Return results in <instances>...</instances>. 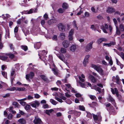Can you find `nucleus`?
<instances>
[{"mask_svg": "<svg viewBox=\"0 0 124 124\" xmlns=\"http://www.w3.org/2000/svg\"><path fill=\"white\" fill-rule=\"evenodd\" d=\"M106 106L110 114L114 115L116 114V112L115 111L114 108L110 103H108L106 105Z\"/></svg>", "mask_w": 124, "mask_h": 124, "instance_id": "obj_1", "label": "nucleus"}, {"mask_svg": "<svg viewBox=\"0 0 124 124\" xmlns=\"http://www.w3.org/2000/svg\"><path fill=\"white\" fill-rule=\"evenodd\" d=\"M91 67L97 71L101 75H104L103 70L101 67L100 66L98 65H96L95 64H92L91 65Z\"/></svg>", "mask_w": 124, "mask_h": 124, "instance_id": "obj_2", "label": "nucleus"}, {"mask_svg": "<svg viewBox=\"0 0 124 124\" xmlns=\"http://www.w3.org/2000/svg\"><path fill=\"white\" fill-rule=\"evenodd\" d=\"M92 114L93 119L95 122L96 123L98 121H99L101 120V117L100 114L97 115H95L93 114Z\"/></svg>", "mask_w": 124, "mask_h": 124, "instance_id": "obj_3", "label": "nucleus"}, {"mask_svg": "<svg viewBox=\"0 0 124 124\" xmlns=\"http://www.w3.org/2000/svg\"><path fill=\"white\" fill-rule=\"evenodd\" d=\"M93 42L91 41L88 44L85 48V51L87 52H89L92 48V44Z\"/></svg>", "mask_w": 124, "mask_h": 124, "instance_id": "obj_4", "label": "nucleus"}, {"mask_svg": "<svg viewBox=\"0 0 124 124\" xmlns=\"http://www.w3.org/2000/svg\"><path fill=\"white\" fill-rule=\"evenodd\" d=\"M30 105L32 107L36 108L37 107H38L40 104V103L39 101H33L30 104Z\"/></svg>", "mask_w": 124, "mask_h": 124, "instance_id": "obj_5", "label": "nucleus"}, {"mask_svg": "<svg viewBox=\"0 0 124 124\" xmlns=\"http://www.w3.org/2000/svg\"><path fill=\"white\" fill-rule=\"evenodd\" d=\"M111 90L112 93L113 94H115L116 96L118 98L120 95L119 94V93L117 88H115L114 89L111 88Z\"/></svg>", "mask_w": 124, "mask_h": 124, "instance_id": "obj_6", "label": "nucleus"}, {"mask_svg": "<svg viewBox=\"0 0 124 124\" xmlns=\"http://www.w3.org/2000/svg\"><path fill=\"white\" fill-rule=\"evenodd\" d=\"M101 29L104 33H108L107 31L108 30V26L107 24H105V26L104 25H102L101 26Z\"/></svg>", "mask_w": 124, "mask_h": 124, "instance_id": "obj_7", "label": "nucleus"}, {"mask_svg": "<svg viewBox=\"0 0 124 124\" xmlns=\"http://www.w3.org/2000/svg\"><path fill=\"white\" fill-rule=\"evenodd\" d=\"M58 27L59 30L61 31L64 32L65 31V27L62 23L59 24L58 25Z\"/></svg>", "mask_w": 124, "mask_h": 124, "instance_id": "obj_8", "label": "nucleus"}, {"mask_svg": "<svg viewBox=\"0 0 124 124\" xmlns=\"http://www.w3.org/2000/svg\"><path fill=\"white\" fill-rule=\"evenodd\" d=\"M34 76V73L32 72H31L29 74L26 75V78L28 80H30L29 78L32 79Z\"/></svg>", "mask_w": 124, "mask_h": 124, "instance_id": "obj_9", "label": "nucleus"}, {"mask_svg": "<svg viewBox=\"0 0 124 124\" xmlns=\"http://www.w3.org/2000/svg\"><path fill=\"white\" fill-rule=\"evenodd\" d=\"M47 53V51H45L44 50L42 51H39V52L38 55L39 56V58L41 59L42 56H44Z\"/></svg>", "mask_w": 124, "mask_h": 124, "instance_id": "obj_10", "label": "nucleus"}, {"mask_svg": "<svg viewBox=\"0 0 124 124\" xmlns=\"http://www.w3.org/2000/svg\"><path fill=\"white\" fill-rule=\"evenodd\" d=\"M112 80L113 81L116 82L117 84L120 85L119 78L118 76H116V77H113Z\"/></svg>", "mask_w": 124, "mask_h": 124, "instance_id": "obj_11", "label": "nucleus"}, {"mask_svg": "<svg viewBox=\"0 0 124 124\" xmlns=\"http://www.w3.org/2000/svg\"><path fill=\"white\" fill-rule=\"evenodd\" d=\"M61 99H60V98L57 97H55V99L57 100L58 101L62 103L63 102V101L62 99L64 101L66 100V98L64 96H61Z\"/></svg>", "mask_w": 124, "mask_h": 124, "instance_id": "obj_12", "label": "nucleus"}, {"mask_svg": "<svg viewBox=\"0 0 124 124\" xmlns=\"http://www.w3.org/2000/svg\"><path fill=\"white\" fill-rule=\"evenodd\" d=\"M17 54V53L16 52L14 51L13 53H9L7 54V55L9 56V57L12 59L14 58L15 57V56L14 55V54Z\"/></svg>", "mask_w": 124, "mask_h": 124, "instance_id": "obj_13", "label": "nucleus"}, {"mask_svg": "<svg viewBox=\"0 0 124 124\" xmlns=\"http://www.w3.org/2000/svg\"><path fill=\"white\" fill-rule=\"evenodd\" d=\"M35 124H41L42 122L41 119L38 118H35L34 120Z\"/></svg>", "mask_w": 124, "mask_h": 124, "instance_id": "obj_14", "label": "nucleus"}, {"mask_svg": "<svg viewBox=\"0 0 124 124\" xmlns=\"http://www.w3.org/2000/svg\"><path fill=\"white\" fill-rule=\"evenodd\" d=\"M88 78L93 83H95L96 82V79L92 75H89L88 77Z\"/></svg>", "mask_w": 124, "mask_h": 124, "instance_id": "obj_15", "label": "nucleus"}, {"mask_svg": "<svg viewBox=\"0 0 124 124\" xmlns=\"http://www.w3.org/2000/svg\"><path fill=\"white\" fill-rule=\"evenodd\" d=\"M40 77L44 81L47 82L49 81L46 75H40Z\"/></svg>", "mask_w": 124, "mask_h": 124, "instance_id": "obj_16", "label": "nucleus"}, {"mask_svg": "<svg viewBox=\"0 0 124 124\" xmlns=\"http://www.w3.org/2000/svg\"><path fill=\"white\" fill-rule=\"evenodd\" d=\"M41 45V44L40 42H38L35 43L34 44V47L36 49H39Z\"/></svg>", "mask_w": 124, "mask_h": 124, "instance_id": "obj_17", "label": "nucleus"}, {"mask_svg": "<svg viewBox=\"0 0 124 124\" xmlns=\"http://www.w3.org/2000/svg\"><path fill=\"white\" fill-rule=\"evenodd\" d=\"M69 44V42L68 41L65 40L62 43L63 46L65 48H67L68 47Z\"/></svg>", "mask_w": 124, "mask_h": 124, "instance_id": "obj_18", "label": "nucleus"}, {"mask_svg": "<svg viewBox=\"0 0 124 124\" xmlns=\"http://www.w3.org/2000/svg\"><path fill=\"white\" fill-rule=\"evenodd\" d=\"M77 46L76 45H74L71 46L70 48V50L73 52L75 51L76 50Z\"/></svg>", "mask_w": 124, "mask_h": 124, "instance_id": "obj_19", "label": "nucleus"}, {"mask_svg": "<svg viewBox=\"0 0 124 124\" xmlns=\"http://www.w3.org/2000/svg\"><path fill=\"white\" fill-rule=\"evenodd\" d=\"M56 54L57 56L63 62L65 61V58L64 57V56L62 54L61 55H60L59 54Z\"/></svg>", "mask_w": 124, "mask_h": 124, "instance_id": "obj_20", "label": "nucleus"}, {"mask_svg": "<svg viewBox=\"0 0 124 124\" xmlns=\"http://www.w3.org/2000/svg\"><path fill=\"white\" fill-rule=\"evenodd\" d=\"M18 122L21 124H25L26 123V120L24 118H20L18 120Z\"/></svg>", "mask_w": 124, "mask_h": 124, "instance_id": "obj_21", "label": "nucleus"}, {"mask_svg": "<svg viewBox=\"0 0 124 124\" xmlns=\"http://www.w3.org/2000/svg\"><path fill=\"white\" fill-rule=\"evenodd\" d=\"M115 11V9L112 7H109L107 10V12L109 13H111Z\"/></svg>", "mask_w": 124, "mask_h": 124, "instance_id": "obj_22", "label": "nucleus"}, {"mask_svg": "<svg viewBox=\"0 0 124 124\" xmlns=\"http://www.w3.org/2000/svg\"><path fill=\"white\" fill-rule=\"evenodd\" d=\"M115 44V42H111L109 43H104L103 45L104 46H107L109 47L111 46L112 45H114Z\"/></svg>", "mask_w": 124, "mask_h": 124, "instance_id": "obj_23", "label": "nucleus"}, {"mask_svg": "<svg viewBox=\"0 0 124 124\" xmlns=\"http://www.w3.org/2000/svg\"><path fill=\"white\" fill-rule=\"evenodd\" d=\"M109 100L111 102L112 104H113L114 106H115V100L110 95H109Z\"/></svg>", "mask_w": 124, "mask_h": 124, "instance_id": "obj_24", "label": "nucleus"}, {"mask_svg": "<svg viewBox=\"0 0 124 124\" xmlns=\"http://www.w3.org/2000/svg\"><path fill=\"white\" fill-rule=\"evenodd\" d=\"M8 58V57L6 56H0V59L4 60L7 62L9 61Z\"/></svg>", "mask_w": 124, "mask_h": 124, "instance_id": "obj_25", "label": "nucleus"}, {"mask_svg": "<svg viewBox=\"0 0 124 124\" xmlns=\"http://www.w3.org/2000/svg\"><path fill=\"white\" fill-rule=\"evenodd\" d=\"M57 22L56 20L55 19H52L49 20L48 22L49 24L50 25L54 23H56Z\"/></svg>", "mask_w": 124, "mask_h": 124, "instance_id": "obj_26", "label": "nucleus"}, {"mask_svg": "<svg viewBox=\"0 0 124 124\" xmlns=\"http://www.w3.org/2000/svg\"><path fill=\"white\" fill-rule=\"evenodd\" d=\"M116 31L115 35L116 36L117 35H119L121 34V32L119 31L118 27L117 26H116Z\"/></svg>", "mask_w": 124, "mask_h": 124, "instance_id": "obj_27", "label": "nucleus"}, {"mask_svg": "<svg viewBox=\"0 0 124 124\" xmlns=\"http://www.w3.org/2000/svg\"><path fill=\"white\" fill-rule=\"evenodd\" d=\"M59 37L62 40L65 38V34L64 33H61L59 35Z\"/></svg>", "mask_w": 124, "mask_h": 124, "instance_id": "obj_28", "label": "nucleus"}, {"mask_svg": "<svg viewBox=\"0 0 124 124\" xmlns=\"http://www.w3.org/2000/svg\"><path fill=\"white\" fill-rule=\"evenodd\" d=\"M86 112L87 113L86 116L87 117L89 118L90 119H91L92 117V114L89 112L87 111H86Z\"/></svg>", "mask_w": 124, "mask_h": 124, "instance_id": "obj_29", "label": "nucleus"}, {"mask_svg": "<svg viewBox=\"0 0 124 124\" xmlns=\"http://www.w3.org/2000/svg\"><path fill=\"white\" fill-rule=\"evenodd\" d=\"M52 70L53 72V73L54 75H57L58 73V70L57 69L53 68Z\"/></svg>", "mask_w": 124, "mask_h": 124, "instance_id": "obj_30", "label": "nucleus"}, {"mask_svg": "<svg viewBox=\"0 0 124 124\" xmlns=\"http://www.w3.org/2000/svg\"><path fill=\"white\" fill-rule=\"evenodd\" d=\"M62 7L65 10L67 9L68 8V5L66 3H64L62 4Z\"/></svg>", "mask_w": 124, "mask_h": 124, "instance_id": "obj_31", "label": "nucleus"}, {"mask_svg": "<svg viewBox=\"0 0 124 124\" xmlns=\"http://www.w3.org/2000/svg\"><path fill=\"white\" fill-rule=\"evenodd\" d=\"M50 102L52 103V104L54 105H56L57 104L58 102L52 99H51L50 101Z\"/></svg>", "mask_w": 124, "mask_h": 124, "instance_id": "obj_32", "label": "nucleus"}, {"mask_svg": "<svg viewBox=\"0 0 124 124\" xmlns=\"http://www.w3.org/2000/svg\"><path fill=\"white\" fill-rule=\"evenodd\" d=\"M73 24V26L74 28L76 30H78V27L77 26V23L76 22V21L75 20H74L73 21V22L72 23Z\"/></svg>", "mask_w": 124, "mask_h": 124, "instance_id": "obj_33", "label": "nucleus"}, {"mask_svg": "<svg viewBox=\"0 0 124 124\" xmlns=\"http://www.w3.org/2000/svg\"><path fill=\"white\" fill-rule=\"evenodd\" d=\"M96 25H91L90 28L92 30L95 31L96 30Z\"/></svg>", "mask_w": 124, "mask_h": 124, "instance_id": "obj_34", "label": "nucleus"}, {"mask_svg": "<svg viewBox=\"0 0 124 124\" xmlns=\"http://www.w3.org/2000/svg\"><path fill=\"white\" fill-rule=\"evenodd\" d=\"M66 52V49L62 47L60 50V52L62 53H65Z\"/></svg>", "mask_w": 124, "mask_h": 124, "instance_id": "obj_35", "label": "nucleus"}, {"mask_svg": "<svg viewBox=\"0 0 124 124\" xmlns=\"http://www.w3.org/2000/svg\"><path fill=\"white\" fill-rule=\"evenodd\" d=\"M53 111V110L52 109H51L49 110H46L45 112L48 115H50V113H51Z\"/></svg>", "mask_w": 124, "mask_h": 124, "instance_id": "obj_36", "label": "nucleus"}, {"mask_svg": "<svg viewBox=\"0 0 124 124\" xmlns=\"http://www.w3.org/2000/svg\"><path fill=\"white\" fill-rule=\"evenodd\" d=\"M2 35L0 34V49H1L3 47V44L1 42Z\"/></svg>", "mask_w": 124, "mask_h": 124, "instance_id": "obj_37", "label": "nucleus"}, {"mask_svg": "<svg viewBox=\"0 0 124 124\" xmlns=\"http://www.w3.org/2000/svg\"><path fill=\"white\" fill-rule=\"evenodd\" d=\"M2 17L4 19H5L6 18H9L10 16L9 14H6L5 16H4L3 14H2Z\"/></svg>", "mask_w": 124, "mask_h": 124, "instance_id": "obj_38", "label": "nucleus"}, {"mask_svg": "<svg viewBox=\"0 0 124 124\" xmlns=\"http://www.w3.org/2000/svg\"><path fill=\"white\" fill-rule=\"evenodd\" d=\"M75 115L77 117L79 116L81 114V112L78 111H75L74 112Z\"/></svg>", "mask_w": 124, "mask_h": 124, "instance_id": "obj_39", "label": "nucleus"}, {"mask_svg": "<svg viewBox=\"0 0 124 124\" xmlns=\"http://www.w3.org/2000/svg\"><path fill=\"white\" fill-rule=\"evenodd\" d=\"M65 11V9L64 8L62 9V8H59L58 10V12L60 13H63Z\"/></svg>", "mask_w": 124, "mask_h": 124, "instance_id": "obj_40", "label": "nucleus"}, {"mask_svg": "<svg viewBox=\"0 0 124 124\" xmlns=\"http://www.w3.org/2000/svg\"><path fill=\"white\" fill-rule=\"evenodd\" d=\"M1 73L2 75L5 78H7V73L5 71H1Z\"/></svg>", "mask_w": 124, "mask_h": 124, "instance_id": "obj_41", "label": "nucleus"}, {"mask_svg": "<svg viewBox=\"0 0 124 124\" xmlns=\"http://www.w3.org/2000/svg\"><path fill=\"white\" fill-rule=\"evenodd\" d=\"M119 28L120 31H124V26L122 24H121L120 25Z\"/></svg>", "mask_w": 124, "mask_h": 124, "instance_id": "obj_42", "label": "nucleus"}, {"mask_svg": "<svg viewBox=\"0 0 124 124\" xmlns=\"http://www.w3.org/2000/svg\"><path fill=\"white\" fill-rule=\"evenodd\" d=\"M79 109L83 111H85V109L84 107L83 106L79 105Z\"/></svg>", "mask_w": 124, "mask_h": 124, "instance_id": "obj_43", "label": "nucleus"}, {"mask_svg": "<svg viewBox=\"0 0 124 124\" xmlns=\"http://www.w3.org/2000/svg\"><path fill=\"white\" fill-rule=\"evenodd\" d=\"M31 108L30 105L28 104H26L24 108L27 110H29Z\"/></svg>", "mask_w": 124, "mask_h": 124, "instance_id": "obj_44", "label": "nucleus"}, {"mask_svg": "<svg viewBox=\"0 0 124 124\" xmlns=\"http://www.w3.org/2000/svg\"><path fill=\"white\" fill-rule=\"evenodd\" d=\"M21 48L23 49L24 51H26L28 50V47L26 46H22Z\"/></svg>", "mask_w": 124, "mask_h": 124, "instance_id": "obj_45", "label": "nucleus"}, {"mask_svg": "<svg viewBox=\"0 0 124 124\" xmlns=\"http://www.w3.org/2000/svg\"><path fill=\"white\" fill-rule=\"evenodd\" d=\"M25 89L24 87H17L16 90L19 91H23Z\"/></svg>", "mask_w": 124, "mask_h": 124, "instance_id": "obj_46", "label": "nucleus"}, {"mask_svg": "<svg viewBox=\"0 0 124 124\" xmlns=\"http://www.w3.org/2000/svg\"><path fill=\"white\" fill-rule=\"evenodd\" d=\"M88 61L84 60L83 62V65L84 66L86 67V66L87 64L88 63Z\"/></svg>", "mask_w": 124, "mask_h": 124, "instance_id": "obj_47", "label": "nucleus"}, {"mask_svg": "<svg viewBox=\"0 0 124 124\" xmlns=\"http://www.w3.org/2000/svg\"><path fill=\"white\" fill-rule=\"evenodd\" d=\"M74 29H71L69 32V36H72L74 31Z\"/></svg>", "mask_w": 124, "mask_h": 124, "instance_id": "obj_48", "label": "nucleus"}, {"mask_svg": "<svg viewBox=\"0 0 124 124\" xmlns=\"http://www.w3.org/2000/svg\"><path fill=\"white\" fill-rule=\"evenodd\" d=\"M23 31L26 36L29 33V31L28 30H27L26 31L25 30H23Z\"/></svg>", "mask_w": 124, "mask_h": 124, "instance_id": "obj_49", "label": "nucleus"}, {"mask_svg": "<svg viewBox=\"0 0 124 124\" xmlns=\"http://www.w3.org/2000/svg\"><path fill=\"white\" fill-rule=\"evenodd\" d=\"M102 42L101 38L97 40V42L98 44H100Z\"/></svg>", "mask_w": 124, "mask_h": 124, "instance_id": "obj_50", "label": "nucleus"}, {"mask_svg": "<svg viewBox=\"0 0 124 124\" xmlns=\"http://www.w3.org/2000/svg\"><path fill=\"white\" fill-rule=\"evenodd\" d=\"M15 72V69H13L12 70V71L11 72V77H13L14 74Z\"/></svg>", "mask_w": 124, "mask_h": 124, "instance_id": "obj_51", "label": "nucleus"}, {"mask_svg": "<svg viewBox=\"0 0 124 124\" xmlns=\"http://www.w3.org/2000/svg\"><path fill=\"white\" fill-rule=\"evenodd\" d=\"M61 86L62 89L64 91H69V90L67 89V88L65 87V86L64 85H62Z\"/></svg>", "mask_w": 124, "mask_h": 124, "instance_id": "obj_52", "label": "nucleus"}, {"mask_svg": "<svg viewBox=\"0 0 124 124\" xmlns=\"http://www.w3.org/2000/svg\"><path fill=\"white\" fill-rule=\"evenodd\" d=\"M89 97L92 100H94L96 99V97L94 95H90Z\"/></svg>", "mask_w": 124, "mask_h": 124, "instance_id": "obj_53", "label": "nucleus"}, {"mask_svg": "<svg viewBox=\"0 0 124 124\" xmlns=\"http://www.w3.org/2000/svg\"><path fill=\"white\" fill-rule=\"evenodd\" d=\"M65 85L68 88V89H71L72 87H71L70 85V84H66Z\"/></svg>", "mask_w": 124, "mask_h": 124, "instance_id": "obj_54", "label": "nucleus"}, {"mask_svg": "<svg viewBox=\"0 0 124 124\" xmlns=\"http://www.w3.org/2000/svg\"><path fill=\"white\" fill-rule=\"evenodd\" d=\"M16 88L15 87H12L8 88L7 89V90L10 91H13L16 90Z\"/></svg>", "mask_w": 124, "mask_h": 124, "instance_id": "obj_55", "label": "nucleus"}, {"mask_svg": "<svg viewBox=\"0 0 124 124\" xmlns=\"http://www.w3.org/2000/svg\"><path fill=\"white\" fill-rule=\"evenodd\" d=\"M35 12V10L34 9H31L29 11H28V14H30Z\"/></svg>", "mask_w": 124, "mask_h": 124, "instance_id": "obj_56", "label": "nucleus"}, {"mask_svg": "<svg viewBox=\"0 0 124 124\" xmlns=\"http://www.w3.org/2000/svg\"><path fill=\"white\" fill-rule=\"evenodd\" d=\"M90 57V55L89 54H88L85 56V58L84 60H87V61H89V58Z\"/></svg>", "mask_w": 124, "mask_h": 124, "instance_id": "obj_57", "label": "nucleus"}, {"mask_svg": "<svg viewBox=\"0 0 124 124\" xmlns=\"http://www.w3.org/2000/svg\"><path fill=\"white\" fill-rule=\"evenodd\" d=\"M9 46L10 48V49L13 51H14V49L13 45L12 44H9Z\"/></svg>", "mask_w": 124, "mask_h": 124, "instance_id": "obj_58", "label": "nucleus"}, {"mask_svg": "<svg viewBox=\"0 0 124 124\" xmlns=\"http://www.w3.org/2000/svg\"><path fill=\"white\" fill-rule=\"evenodd\" d=\"M95 90L98 91L99 93H100L101 92V89L99 87H96L95 88Z\"/></svg>", "mask_w": 124, "mask_h": 124, "instance_id": "obj_59", "label": "nucleus"}, {"mask_svg": "<svg viewBox=\"0 0 124 124\" xmlns=\"http://www.w3.org/2000/svg\"><path fill=\"white\" fill-rule=\"evenodd\" d=\"M6 66L5 65H3L1 66V69L3 70L7 68Z\"/></svg>", "mask_w": 124, "mask_h": 124, "instance_id": "obj_60", "label": "nucleus"}, {"mask_svg": "<svg viewBox=\"0 0 124 124\" xmlns=\"http://www.w3.org/2000/svg\"><path fill=\"white\" fill-rule=\"evenodd\" d=\"M13 104L14 105L15 107H17L18 106V104L17 102H14L13 103Z\"/></svg>", "mask_w": 124, "mask_h": 124, "instance_id": "obj_61", "label": "nucleus"}, {"mask_svg": "<svg viewBox=\"0 0 124 124\" xmlns=\"http://www.w3.org/2000/svg\"><path fill=\"white\" fill-rule=\"evenodd\" d=\"M20 103L22 105L24 106L25 105L26 102L23 101H21L20 102Z\"/></svg>", "mask_w": 124, "mask_h": 124, "instance_id": "obj_62", "label": "nucleus"}, {"mask_svg": "<svg viewBox=\"0 0 124 124\" xmlns=\"http://www.w3.org/2000/svg\"><path fill=\"white\" fill-rule=\"evenodd\" d=\"M34 95L35 97L36 98H39L40 97V96L38 94H35Z\"/></svg>", "mask_w": 124, "mask_h": 124, "instance_id": "obj_63", "label": "nucleus"}, {"mask_svg": "<svg viewBox=\"0 0 124 124\" xmlns=\"http://www.w3.org/2000/svg\"><path fill=\"white\" fill-rule=\"evenodd\" d=\"M120 57L123 59H124V54L123 52L121 53V54L120 55Z\"/></svg>", "mask_w": 124, "mask_h": 124, "instance_id": "obj_64", "label": "nucleus"}]
</instances>
